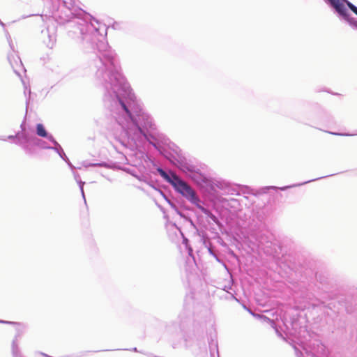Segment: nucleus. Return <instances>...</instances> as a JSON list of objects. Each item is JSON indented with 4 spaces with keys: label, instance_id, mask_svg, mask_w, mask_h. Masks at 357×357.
Returning <instances> with one entry per match:
<instances>
[{
    "label": "nucleus",
    "instance_id": "8",
    "mask_svg": "<svg viewBox=\"0 0 357 357\" xmlns=\"http://www.w3.org/2000/svg\"><path fill=\"white\" fill-rule=\"evenodd\" d=\"M17 337H15V339L13 341V347L14 349H17Z\"/></svg>",
    "mask_w": 357,
    "mask_h": 357
},
{
    "label": "nucleus",
    "instance_id": "1",
    "mask_svg": "<svg viewBox=\"0 0 357 357\" xmlns=\"http://www.w3.org/2000/svg\"><path fill=\"white\" fill-rule=\"evenodd\" d=\"M158 172L162 178L172 183L178 192L182 194L183 196L185 197L192 203L197 204L199 202V200L192 188L185 182L180 179L176 174H171L169 176L161 169H159Z\"/></svg>",
    "mask_w": 357,
    "mask_h": 357
},
{
    "label": "nucleus",
    "instance_id": "2",
    "mask_svg": "<svg viewBox=\"0 0 357 357\" xmlns=\"http://www.w3.org/2000/svg\"><path fill=\"white\" fill-rule=\"evenodd\" d=\"M37 135L45 137L47 136V132L42 124H38L36 127Z\"/></svg>",
    "mask_w": 357,
    "mask_h": 357
},
{
    "label": "nucleus",
    "instance_id": "4",
    "mask_svg": "<svg viewBox=\"0 0 357 357\" xmlns=\"http://www.w3.org/2000/svg\"><path fill=\"white\" fill-rule=\"evenodd\" d=\"M119 103L120 105H121L122 108L124 109V111L126 112V114L130 116L131 117L132 114H131V112H130V110L128 109V107L126 105V104L123 102V101L121 99V98H119Z\"/></svg>",
    "mask_w": 357,
    "mask_h": 357
},
{
    "label": "nucleus",
    "instance_id": "5",
    "mask_svg": "<svg viewBox=\"0 0 357 357\" xmlns=\"http://www.w3.org/2000/svg\"><path fill=\"white\" fill-rule=\"evenodd\" d=\"M347 4L351 10H352L357 15V7L349 1L347 2Z\"/></svg>",
    "mask_w": 357,
    "mask_h": 357
},
{
    "label": "nucleus",
    "instance_id": "7",
    "mask_svg": "<svg viewBox=\"0 0 357 357\" xmlns=\"http://www.w3.org/2000/svg\"><path fill=\"white\" fill-rule=\"evenodd\" d=\"M330 1V3H331V5L335 8L337 6V5H338L340 2V0H328Z\"/></svg>",
    "mask_w": 357,
    "mask_h": 357
},
{
    "label": "nucleus",
    "instance_id": "3",
    "mask_svg": "<svg viewBox=\"0 0 357 357\" xmlns=\"http://www.w3.org/2000/svg\"><path fill=\"white\" fill-rule=\"evenodd\" d=\"M335 8L341 15L344 16L346 15L347 9L344 4L340 3L338 5H337V6Z\"/></svg>",
    "mask_w": 357,
    "mask_h": 357
},
{
    "label": "nucleus",
    "instance_id": "6",
    "mask_svg": "<svg viewBox=\"0 0 357 357\" xmlns=\"http://www.w3.org/2000/svg\"><path fill=\"white\" fill-rule=\"evenodd\" d=\"M7 323L10 324H12V325L16 326L17 328V330L19 331V335L21 333L22 329V325L20 323H17V322H7Z\"/></svg>",
    "mask_w": 357,
    "mask_h": 357
}]
</instances>
